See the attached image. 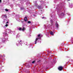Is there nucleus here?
<instances>
[{
    "instance_id": "obj_1",
    "label": "nucleus",
    "mask_w": 73,
    "mask_h": 73,
    "mask_svg": "<svg viewBox=\"0 0 73 73\" xmlns=\"http://www.w3.org/2000/svg\"><path fill=\"white\" fill-rule=\"evenodd\" d=\"M62 66H60L59 67H58V70H62Z\"/></svg>"
},
{
    "instance_id": "obj_2",
    "label": "nucleus",
    "mask_w": 73,
    "mask_h": 73,
    "mask_svg": "<svg viewBox=\"0 0 73 73\" xmlns=\"http://www.w3.org/2000/svg\"><path fill=\"white\" fill-rule=\"evenodd\" d=\"M19 31H24V30H25V28L24 27H23V29H21V28H20L19 29Z\"/></svg>"
},
{
    "instance_id": "obj_3",
    "label": "nucleus",
    "mask_w": 73,
    "mask_h": 73,
    "mask_svg": "<svg viewBox=\"0 0 73 73\" xmlns=\"http://www.w3.org/2000/svg\"><path fill=\"white\" fill-rule=\"evenodd\" d=\"M38 40V38H36V40L35 41V44H36V43L37 42V40Z\"/></svg>"
},
{
    "instance_id": "obj_4",
    "label": "nucleus",
    "mask_w": 73,
    "mask_h": 73,
    "mask_svg": "<svg viewBox=\"0 0 73 73\" xmlns=\"http://www.w3.org/2000/svg\"><path fill=\"white\" fill-rule=\"evenodd\" d=\"M27 17H26L24 19L25 21H27Z\"/></svg>"
},
{
    "instance_id": "obj_5",
    "label": "nucleus",
    "mask_w": 73,
    "mask_h": 73,
    "mask_svg": "<svg viewBox=\"0 0 73 73\" xmlns=\"http://www.w3.org/2000/svg\"><path fill=\"white\" fill-rule=\"evenodd\" d=\"M50 35H53V32L52 31H51L50 32Z\"/></svg>"
},
{
    "instance_id": "obj_6",
    "label": "nucleus",
    "mask_w": 73,
    "mask_h": 73,
    "mask_svg": "<svg viewBox=\"0 0 73 73\" xmlns=\"http://www.w3.org/2000/svg\"><path fill=\"white\" fill-rule=\"evenodd\" d=\"M40 34H39V35H38V37H39V38H40Z\"/></svg>"
},
{
    "instance_id": "obj_7",
    "label": "nucleus",
    "mask_w": 73,
    "mask_h": 73,
    "mask_svg": "<svg viewBox=\"0 0 73 73\" xmlns=\"http://www.w3.org/2000/svg\"><path fill=\"white\" fill-rule=\"evenodd\" d=\"M3 16H4L5 18H7V15H4Z\"/></svg>"
},
{
    "instance_id": "obj_8",
    "label": "nucleus",
    "mask_w": 73,
    "mask_h": 73,
    "mask_svg": "<svg viewBox=\"0 0 73 73\" xmlns=\"http://www.w3.org/2000/svg\"><path fill=\"white\" fill-rule=\"evenodd\" d=\"M56 27H57V28H58V24H56Z\"/></svg>"
},
{
    "instance_id": "obj_9",
    "label": "nucleus",
    "mask_w": 73,
    "mask_h": 73,
    "mask_svg": "<svg viewBox=\"0 0 73 73\" xmlns=\"http://www.w3.org/2000/svg\"><path fill=\"white\" fill-rule=\"evenodd\" d=\"M35 61H34L32 62V64H34V63H35Z\"/></svg>"
},
{
    "instance_id": "obj_10",
    "label": "nucleus",
    "mask_w": 73,
    "mask_h": 73,
    "mask_svg": "<svg viewBox=\"0 0 73 73\" xmlns=\"http://www.w3.org/2000/svg\"><path fill=\"white\" fill-rule=\"evenodd\" d=\"M5 10L6 11V12H8V10L7 9H5Z\"/></svg>"
},
{
    "instance_id": "obj_11",
    "label": "nucleus",
    "mask_w": 73,
    "mask_h": 73,
    "mask_svg": "<svg viewBox=\"0 0 73 73\" xmlns=\"http://www.w3.org/2000/svg\"><path fill=\"white\" fill-rule=\"evenodd\" d=\"M27 22H28V23H31V21H28Z\"/></svg>"
},
{
    "instance_id": "obj_12",
    "label": "nucleus",
    "mask_w": 73,
    "mask_h": 73,
    "mask_svg": "<svg viewBox=\"0 0 73 73\" xmlns=\"http://www.w3.org/2000/svg\"><path fill=\"white\" fill-rule=\"evenodd\" d=\"M8 24H6L5 25V26L6 27H8Z\"/></svg>"
},
{
    "instance_id": "obj_13",
    "label": "nucleus",
    "mask_w": 73,
    "mask_h": 73,
    "mask_svg": "<svg viewBox=\"0 0 73 73\" xmlns=\"http://www.w3.org/2000/svg\"><path fill=\"white\" fill-rule=\"evenodd\" d=\"M2 42H5V40H3V41H2Z\"/></svg>"
},
{
    "instance_id": "obj_14",
    "label": "nucleus",
    "mask_w": 73,
    "mask_h": 73,
    "mask_svg": "<svg viewBox=\"0 0 73 73\" xmlns=\"http://www.w3.org/2000/svg\"><path fill=\"white\" fill-rule=\"evenodd\" d=\"M4 34H5V35H7V33H4Z\"/></svg>"
},
{
    "instance_id": "obj_15",
    "label": "nucleus",
    "mask_w": 73,
    "mask_h": 73,
    "mask_svg": "<svg viewBox=\"0 0 73 73\" xmlns=\"http://www.w3.org/2000/svg\"><path fill=\"white\" fill-rule=\"evenodd\" d=\"M0 3H1V0H0Z\"/></svg>"
},
{
    "instance_id": "obj_16",
    "label": "nucleus",
    "mask_w": 73,
    "mask_h": 73,
    "mask_svg": "<svg viewBox=\"0 0 73 73\" xmlns=\"http://www.w3.org/2000/svg\"><path fill=\"white\" fill-rule=\"evenodd\" d=\"M8 21L6 23V24H8Z\"/></svg>"
},
{
    "instance_id": "obj_17",
    "label": "nucleus",
    "mask_w": 73,
    "mask_h": 73,
    "mask_svg": "<svg viewBox=\"0 0 73 73\" xmlns=\"http://www.w3.org/2000/svg\"><path fill=\"white\" fill-rule=\"evenodd\" d=\"M24 9V8H21V9Z\"/></svg>"
},
{
    "instance_id": "obj_18",
    "label": "nucleus",
    "mask_w": 73,
    "mask_h": 73,
    "mask_svg": "<svg viewBox=\"0 0 73 73\" xmlns=\"http://www.w3.org/2000/svg\"><path fill=\"white\" fill-rule=\"evenodd\" d=\"M42 19H44V17H42Z\"/></svg>"
},
{
    "instance_id": "obj_19",
    "label": "nucleus",
    "mask_w": 73,
    "mask_h": 73,
    "mask_svg": "<svg viewBox=\"0 0 73 73\" xmlns=\"http://www.w3.org/2000/svg\"><path fill=\"white\" fill-rule=\"evenodd\" d=\"M21 41H22V40H20V42H21Z\"/></svg>"
},
{
    "instance_id": "obj_20",
    "label": "nucleus",
    "mask_w": 73,
    "mask_h": 73,
    "mask_svg": "<svg viewBox=\"0 0 73 73\" xmlns=\"http://www.w3.org/2000/svg\"><path fill=\"white\" fill-rule=\"evenodd\" d=\"M68 1H69L70 0H67Z\"/></svg>"
}]
</instances>
